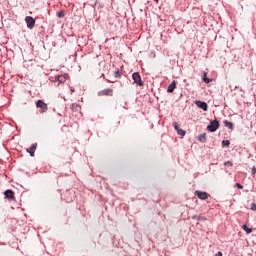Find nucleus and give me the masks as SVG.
Returning <instances> with one entry per match:
<instances>
[{
	"instance_id": "obj_4",
	"label": "nucleus",
	"mask_w": 256,
	"mask_h": 256,
	"mask_svg": "<svg viewBox=\"0 0 256 256\" xmlns=\"http://www.w3.org/2000/svg\"><path fill=\"white\" fill-rule=\"evenodd\" d=\"M132 79L134 83H136V85H138L139 87H143V80H141V74H139V72H134L132 74Z\"/></svg>"
},
{
	"instance_id": "obj_25",
	"label": "nucleus",
	"mask_w": 256,
	"mask_h": 256,
	"mask_svg": "<svg viewBox=\"0 0 256 256\" xmlns=\"http://www.w3.org/2000/svg\"><path fill=\"white\" fill-rule=\"evenodd\" d=\"M236 187H237L238 189H243V185H241L239 182L236 183Z\"/></svg>"
},
{
	"instance_id": "obj_14",
	"label": "nucleus",
	"mask_w": 256,
	"mask_h": 256,
	"mask_svg": "<svg viewBox=\"0 0 256 256\" xmlns=\"http://www.w3.org/2000/svg\"><path fill=\"white\" fill-rule=\"evenodd\" d=\"M223 123H224L225 127H228L230 129V131H233L234 126H233L232 122H229L228 120H224Z\"/></svg>"
},
{
	"instance_id": "obj_16",
	"label": "nucleus",
	"mask_w": 256,
	"mask_h": 256,
	"mask_svg": "<svg viewBox=\"0 0 256 256\" xmlns=\"http://www.w3.org/2000/svg\"><path fill=\"white\" fill-rule=\"evenodd\" d=\"M79 108H80V106H79V104H77V103H73V104L71 105L72 111H79Z\"/></svg>"
},
{
	"instance_id": "obj_19",
	"label": "nucleus",
	"mask_w": 256,
	"mask_h": 256,
	"mask_svg": "<svg viewBox=\"0 0 256 256\" xmlns=\"http://www.w3.org/2000/svg\"><path fill=\"white\" fill-rule=\"evenodd\" d=\"M229 145H231V142L229 140L222 141V147H229Z\"/></svg>"
},
{
	"instance_id": "obj_22",
	"label": "nucleus",
	"mask_w": 256,
	"mask_h": 256,
	"mask_svg": "<svg viewBox=\"0 0 256 256\" xmlns=\"http://www.w3.org/2000/svg\"><path fill=\"white\" fill-rule=\"evenodd\" d=\"M173 127H174L175 131H177V130L180 129V128H179V124H178L177 122H174V123H173Z\"/></svg>"
},
{
	"instance_id": "obj_27",
	"label": "nucleus",
	"mask_w": 256,
	"mask_h": 256,
	"mask_svg": "<svg viewBox=\"0 0 256 256\" xmlns=\"http://www.w3.org/2000/svg\"><path fill=\"white\" fill-rule=\"evenodd\" d=\"M214 256H223V252L218 251Z\"/></svg>"
},
{
	"instance_id": "obj_1",
	"label": "nucleus",
	"mask_w": 256,
	"mask_h": 256,
	"mask_svg": "<svg viewBox=\"0 0 256 256\" xmlns=\"http://www.w3.org/2000/svg\"><path fill=\"white\" fill-rule=\"evenodd\" d=\"M50 81H52L53 83H56V87H59V85H61L62 83H65V81H67V76L56 75L54 77H51Z\"/></svg>"
},
{
	"instance_id": "obj_13",
	"label": "nucleus",
	"mask_w": 256,
	"mask_h": 256,
	"mask_svg": "<svg viewBox=\"0 0 256 256\" xmlns=\"http://www.w3.org/2000/svg\"><path fill=\"white\" fill-rule=\"evenodd\" d=\"M202 81H203L204 83H211V81H213V79L208 78V77H207V72H204L203 75H202Z\"/></svg>"
},
{
	"instance_id": "obj_3",
	"label": "nucleus",
	"mask_w": 256,
	"mask_h": 256,
	"mask_svg": "<svg viewBox=\"0 0 256 256\" xmlns=\"http://www.w3.org/2000/svg\"><path fill=\"white\" fill-rule=\"evenodd\" d=\"M219 129V120L210 121L209 125L207 126V131L210 133H215Z\"/></svg>"
},
{
	"instance_id": "obj_8",
	"label": "nucleus",
	"mask_w": 256,
	"mask_h": 256,
	"mask_svg": "<svg viewBox=\"0 0 256 256\" xmlns=\"http://www.w3.org/2000/svg\"><path fill=\"white\" fill-rule=\"evenodd\" d=\"M195 105L198 106L199 109H202V111H207V109H209L207 102L201 100H196Z\"/></svg>"
},
{
	"instance_id": "obj_21",
	"label": "nucleus",
	"mask_w": 256,
	"mask_h": 256,
	"mask_svg": "<svg viewBox=\"0 0 256 256\" xmlns=\"http://www.w3.org/2000/svg\"><path fill=\"white\" fill-rule=\"evenodd\" d=\"M224 165H225L226 167H233V162L227 161V162L224 163Z\"/></svg>"
},
{
	"instance_id": "obj_20",
	"label": "nucleus",
	"mask_w": 256,
	"mask_h": 256,
	"mask_svg": "<svg viewBox=\"0 0 256 256\" xmlns=\"http://www.w3.org/2000/svg\"><path fill=\"white\" fill-rule=\"evenodd\" d=\"M57 17H59V19H63V17H65V13H63V11H59L57 12Z\"/></svg>"
},
{
	"instance_id": "obj_6",
	"label": "nucleus",
	"mask_w": 256,
	"mask_h": 256,
	"mask_svg": "<svg viewBox=\"0 0 256 256\" xmlns=\"http://www.w3.org/2000/svg\"><path fill=\"white\" fill-rule=\"evenodd\" d=\"M99 97H113V89L108 88V89H104L98 92Z\"/></svg>"
},
{
	"instance_id": "obj_5",
	"label": "nucleus",
	"mask_w": 256,
	"mask_h": 256,
	"mask_svg": "<svg viewBox=\"0 0 256 256\" xmlns=\"http://www.w3.org/2000/svg\"><path fill=\"white\" fill-rule=\"evenodd\" d=\"M195 197H198V199H200L201 201H205L207 199H209V194L207 192H203L200 190H196L194 192Z\"/></svg>"
},
{
	"instance_id": "obj_9",
	"label": "nucleus",
	"mask_w": 256,
	"mask_h": 256,
	"mask_svg": "<svg viewBox=\"0 0 256 256\" xmlns=\"http://www.w3.org/2000/svg\"><path fill=\"white\" fill-rule=\"evenodd\" d=\"M25 21H26V25H27L28 29H33V27H35V20L33 17L26 16Z\"/></svg>"
},
{
	"instance_id": "obj_15",
	"label": "nucleus",
	"mask_w": 256,
	"mask_h": 256,
	"mask_svg": "<svg viewBox=\"0 0 256 256\" xmlns=\"http://www.w3.org/2000/svg\"><path fill=\"white\" fill-rule=\"evenodd\" d=\"M242 229L247 233V235H249L250 233H253V228L247 227L246 224H243Z\"/></svg>"
},
{
	"instance_id": "obj_26",
	"label": "nucleus",
	"mask_w": 256,
	"mask_h": 256,
	"mask_svg": "<svg viewBox=\"0 0 256 256\" xmlns=\"http://www.w3.org/2000/svg\"><path fill=\"white\" fill-rule=\"evenodd\" d=\"M199 217L200 216H198V215H194V216H192V219H194L195 221H199Z\"/></svg>"
},
{
	"instance_id": "obj_18",
	"label": "nucleus",
	"mask_w": 256,
	"mask_h": 256,
	"mask_svg": "<svg viewBox=\"0 0 256 256\" xmlns=\"http://www.w3.org/2000/svg\"><path fill=\"white\" fill-rule=\"evenodd\" d=\"M177 133H178V135H181V137H185L187 132L180 128V129L177 130Z\"/></svg>"
},
{
	"instance_id": "obj_7",
	"label": "nucleus",
	"mask_w": 256,
	"mask_h": 256,
	"mask_svg": "<svg viewBox=\"0 0 256 256\" xmlns=\"http://www.w3.org/2000/svg\"><path fill=\"white\" fill-rule=\"evenodd\" d=\"M5 199H8V201H15V192L13 190L8 189L4 191Z\"/></svg>"
},
{
	"instance_id": "obj_2",
	"label": "nucleus",
	"mask_w": 256,
	"mask_h": 256,
	"mask_svg": "<svg viewBox=\"0 0 256 256\" xmlns=\"http://www.w3.org/2000/svg\"><path fill=\"white\" fill-rule=\"evenodd\" d=\"M36 107L37 109H40V113H47V111H49L47 103H45L43 100H38L36 102Z\"/></svg>"
},
{
	"instance_id": "obj_23",
	"label": "nucleus",
	"mask_w": 256,
	"mask_h": 256,
	"mask_svg": "<svg viewBox=\"0 0 256 256\" xmlns=\"http://www.w3.org/2000/svg\"><path fill=\"white\" fill-rule=\"evenodd\" d=\"M251 211H256V204L252 203L250 206Z\"/></svg>"
},
{
	"instance_id": "obj_10",
	"label": "nucleus",
	"mask_w": 256,
	"mask_h": 256,
	"mask_svg": "<svg viewBox=\"0 0 256 256\" xmlns=\"http://www.w3.org/2000/svg\"><path fill=\"white\" fill-rule=\"evenodd\" d=\"M35 151H37V143H34L27 148V153L30 154V157H35Z\"/></svg>"
},
{
	"instance_id": "obj_12",
	"label": "nucleus",
	"mask_w": 256,
	"mask_h": 256,
	"mask_svg": "<svg viewBox=\"0 0 256 256\" xmlns=\"http://www.w3.org/2000/svg\"><path fill=\"white\" fill-rule=\"evenodd\" d=\"M198 141H200V143H206L207 142V134L206 133L200 134L198 136Z\"/></svg>"
},
{
	"instance_id": "obj_29",
	"label": "nucleus",
	"mask_w": 256,
	"mask_h": 256,
	"mask_svg": "<svg viewBox=\"0 0 256 256\" xmlns=\"http://www.w3.org/2000/svg\"><path fill=\"white\" fill-rule=\"evenodd\" d=\"M155 1V3H159V0H154Z\"/></svg>"
},
{
	"instance_id": "obj_17",
	"label": "nucleus",
	"mask_w": 256,
	"mask_h": 256,
	"mask_svg": "<svg viewBox=\"0 0 256 256\" xmlns=\"http://www.w3.org/2000/svg\"><path fill=\"white\" fill-rule=\"evenodd\" d=\"M114 77L116 79H121V72L119 71V69L115 70L114 72Z\"/></svg>"
},
{
	"instance_id": "obj_11",
	"label": "nucleus",
	"mask_w": 256,
	"mask_h": 256,
	"mask_svg": "<svg viewBox=\"0 0 256 256\" xmlns=\"http://www.w3.org/2000/svg\"><path fill=\"white\" fill-rule=\"evenodd\" d=\"M177 87V83L175 82V80L169 84L168 88H167V93H173V91H175Z\"/></svg>"
},
{
	"instance_id": "obj_28",
	"label": "nucleus",
	"mask_w": 256,
	"mask_h": 256,
	"mask_svg": "<svg viewBox=\"0 0 256 256\" xmlns=\"http://www.w3.org/2000/svg\"><path fill=\"white\" fill-rule=\"evenodd\" d=\"M255 173H256V167L253 166V167H252V175H255Z\"/></svg>"
},
{
	"instance_id": "obj_24",
	"label": "nucleus",
	"mask_w": 256,
	"mask_h": 256,
	"mask_svg": "<svg viewBox=\"0 0 256 256\" xmlns=\"http://www.w3.org/2000/svg\"><path fill=\"white\" fill-rule=\"evenodd\" d=\"M198 221H207V218L204 216H199Z\"/></svg>"
}]
</instances>
